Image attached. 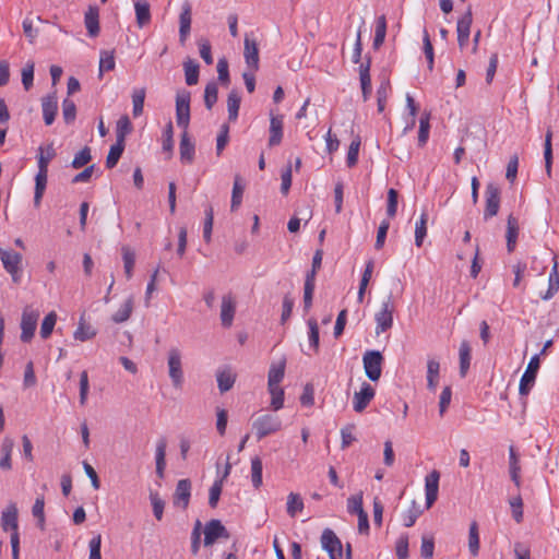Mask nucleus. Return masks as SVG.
Returning a JSON list of instances; mask_svg holds the SVG:
<instances>
[{
    "label": "nucleus",
    "mask_w": 559,
    "mask_h": 559,
    "mask_svg": "<svg viewBox=\"0 0 559 559\" xmlns=\"http://www.w3.org/2000/svg\"><path fill=\"white\" fill-rule=\"evenodd\" d=\"M430 115L425 112L419 119L418 145L424 146L429 139Z\"/></svg>",
    "instance_id": "nucleus-44"
},
{
    "label": "nucleus",
    "mask_w": 559,
    "mask_h": 559,
    "mask_svg": "<svg viewBox=\"0 0 559 559\" xmlns=\"http://www.w3.org/2000/svg\"><path fill=\"white\" fill-rule=\"evenodd\" d=\"M267 392L271 395L270 407L277 412L284 407L285 392L281 385H267Z\"/></svg>",
    "instance_id": "nucleus-31"
},
{
    "label": "nucleus",
    "mask_w": 559,
    "mask_h": 559,
    "mask_svg": "<svg viewBox=\"0 0 559 559\" xmlns=\"http://www.w3.org/2000/svg\"><path fill=\"white\" fill-rule=\"evenodd\" d=\"M269 131V145H278L283 139V116H275L271 114Z\"/></svg>",
    "instance_id": "nucleus-21"
},
{
    "label": "nucleus",
    "mask_w": 559,
    "mask_h": 559,
    "mask_svg": "<svg viewBox=\"0 0 559 559\" xmlns=\"http://www.w3.org/2000/svg\"><path fill=\"white\" fill-rule=\"evenodd\" d=\"M48 173L37 171L35 176L34 206L38 209L47 187Z\"/></svg>",
    "instance_id": "nucleus-29"
},
{
    "label": "nucleus",
    "mask_w": 559,
    "mask_h": 559,
    "mask_svg": "<svg viewBox=\"0 0 559 559\" xmlns=\"http://www.w3.org/2000/svg\"><path fill=\"white\" fill-rule=\"evenodd\" d=\"M486 209L484 213V217L490 218L497 215L500 205V190L497 186L489 183L486 187Z\"/></svg>",
    "instance_id": "nucleus-13"
},
{
    "label": "nucleus",
    "mask_w": 559,
    "mask_h": 559,
    "mask_svg": "<svg viewBox=\"0 0 559 559\" xmlns=\"http://www.w3.org/2000/svg\"><path fill=\"white\" fill-rule=\"evenodd\" d=\"M124 151V142H118L110 146L109 153L106 158V167L114 168Z\"/></svg>",
    "instance_id": "nucleus-43"
},
{
    "label": "nucleus",
    "mask_w": 559,
    "mask_h": 559,
    "mask_svg": "<svg viewBox=\"0 0 559 559\" xmlns=\"http://www.w3.org/2000/svg\"><path fill=\"white\" fill-rule=\"evenodd\" d=\"M96 335V330L92 328L90 324H86L83 318L80 319L78 323V328L73 333V337L76 341L85 342L92 340Z\"/></svg>",
    "instance_id": "nucleus-36"
},
{
    "label": "nucleus",
    "mask_w": 559,
    "mask_h": 559,
    "mask_svg": "<svg viewBox=\"0 0 559 559\" xmlns=\"http://www.w3.org/2000/svg\"><path fill=\"white\" fill-rule=\"evenodd\" d=\"M518 238V222L513 216H509L508 218V228H507V247L509 251H512L515 247Z\"/></svg>",
    "instance_id": "nucleus-50"
},
{
    "label": "nucleus",
    "mask_w": 559,
    "mask_h": 559,
    "mask_svg": "<svg viewBox=\"0 0 559 559\" xmlns=\"http://www.w3.org/2000/svg\"><path fill=\"white\" fill-rule=\"evenodd\" d=\"M304 501L298 493L290 492L287 497V513L295 516L298 512L302 511Z\"/></svg>",
    "instance_id": "nucleus-55"
},
{
    "label": "nucleus",
    "mask_w": 559,
    "mask_h": 559,
    "mask_svg": "<svg viewBox=\"0 0 559 559\" xmlns=\"http://www.w3.org/2000/svg\"><path fill=\"white\" fill-rule=\"evenodd\" d=\"M393 311L394 306L391 296H389L381 304V309L376 313V334L380 335L384 333L393 325Z\"/></svg>",
    "instance_id": "nucleus-5"
},
{
    "label": "nucleus",
    "mask_w": 559,
    "mask_h": 559,
    "mask_svg": "<svg viewBox=\"0 0 559 559\" xmlns=\"http://www.w3.org/2000/svg\"><path fill=\"white\" fill-rule=\"evenodd\" d=\"M132 131V123L128 116H121L116 123V140L126 142V138Z\"/></svg>",
    "instance_id": "nucleus-39"
},
{
    "label": "nucleus",
    "mask_w": 559,
    "mask_h": 559,
    "mask_svg": "<svg viewBox=\"0 0 559 559\" xmlns=\"http://www.w3.org/2000/svg\"><path fill=\"white\" fill-rule=\"evenodd\" d=\"M13 450V441L9 438H5L1 445L2 457L0 460V467L2 469L11 468V454Z\"/></svg>",
    "instance_id": "nucleus-48"
},
{
    "label": "nucleus",
    "mask_w": 559,
    "mask_h": 559,
    "mask_svg": "<svg viewBox=\"0 0 559 559\" xmlns=\"http://www.w3.org/2000/svg\"><path fill=\"white\" fill-rule=\"evenodd\" d=\"M22 259V254L14 252L12 250L0 248V260L7 272H14L15 269H20Z\"/></svg>",
    "instance_id": "nucleus-24"
},
{
    "label": "nucleus",
    "mask_w": 559,
    "mask_h": 559,
    "mask_svg": "<svg viewBox=\"0 0 559 559\" xmlns=\"http://www.w3.org/2000/svg\"><path fill=\"white\" fill-rule=\"evenodd\" d=\"M183 69H185V76H186V83L188 85H195L199 80V64L188 59L183 62Z\"/></svg>",
    "instance_id": "nucleus-40"
},
{
    "label": "nucleus",
    "mask_w": 559,
    "mask_h": 559,
    "mask_svg": "<svg viewBox=\"0 0 559 559\" xmlns=\"http://www.w3.org/2000/svg\"><path fill=\"white\" fill-rule=\"evenodd\" d=\"M122 260L124 266V273L128 280H130L133 275V267L135 264V253L129 248H122Z\"/></svg>",
    "instance_id": "nucleus-47"
},
{
    "label": "nucleus",
    "mask_w": 559,
    "mask_h": 559,
    "mask_svg": "<svg viewBox=\"0 0 559 559\" xmlns=\"http://www.w3.org/2000/svg\"><path fill=\"white\" fill-rule=\"evenodd\" d=\"M216 381L218 389L222 393L229 391L236 381V373L229 367H224L217 370Z\"/></svg>",
    "instance_id": "nucleus-23"
},
{
    "label": "nucleus",
    "mask_w": 559,
    "mask_h": 559,
    "mask_svg": "<svg viewBox=\"0 0 559 559\" xmlns=\"http://www.w3.org/2000/svg\"><path fill=\"white\" fill-rule=\"evenodd\" d=\"M62 116L67 123H72L76 117V106L70 98H64L62 102Z\"/></svg>",
    "instance_id": "nucleus-58"
},
{
    "label": "nucleus",
    "mask_w": 559,
    "mask_h": 559,
    "mask_svg": "<svg viewBox=\"0 0 559 559\" xmlns=\"http://www.w3.org/2000/svg\"><path fill=\"white\" fill-rule=\"evenodd\" d=\"M364 498L362 492L359 491L356 495H353L348 497L347 499V512L350 514L359 515L360 513L365 512L362 507Z\"/></svg>",
    "instance_id": "nucleus-53"
},
{
    "label": "nucleus",
    "mask_w": 559,
    "mask_h": 559,
    "mask_svg": "<svg viewBox=\"0 0 559 559\" xmlns=\"http://www.w3.org/2000/svg\"><path fill=\"white\" fill-rule=\"evenodd\" d=\"M551 131H547L545 136V147H544V160H545V170L546 175L550 177L551 175V164H552V148H551Z\"/></svg>",
    "instance_id": "nucleus-51"
},
{
    "label": "nucleus",
    "mask_w": 559,
    "mask_h": 559,
    "mask_svg": "<svg viewBox=\"0 0 559 559\" xmlns=\"http://www.w3.org/2000/svg\"><path fill=\"white\" fill-rule=\"evenodd\" d=\"M133 311V297H128L112 314L111 320L115 323H123L129 320Z\"/></svg>",
    "instance_id": "nucleus-32"
},
{
    "label": "nucleus",
    "mask_w": 559,
    "mask_h": 559,
    "mask_svg": "<svg viewBox=\"0 0 559 559\" xmlns=\"http://www.w3.org/2000/svg\"><path fill=\"white\" fill-rule=\"evenodd\" d=\"M134 12L136 25L139 28H143L151 23V5L146 0H136L134 2Z\"/></svg>",
    "instance_id": "nucleus-20"
},
{
    "label": "nucleus",
    "mask_w": 559,
    "mask_h": 559,
    "mask_svg": "<svg viewBox=\"0 0 559 559\" xmlns=\"http://www.w3.org/2000/svg\"><path fill=\"white\" fill-rule=\"evenodd\" d=\"M58 316L55 311H50L45 316V318L41 321L39 334L43 340H47L50 337L56 323H57Z\"/></svg>",
    "instance_id": "nucleus-38"
},
{
    "label": "nucleus",
    "mask_w": 559,
    "mask_h": 559,
    "mask_svg": "<svg viewBox=\"0 0 559 559\" xmlns=\"http://www.w3.org/2000/svg\"><path fill=\"white\" fill-rule=\"evenodd\" d=\"M440 474L438 471L430 472L425 478L426 507L429 509L438 499Z\"/></svg>",
    "instance_id": "nucleus-14"
},
{
    "label": "nucleus",
    "mask_w": 559,
    "mask_h": 559,
    "mask_svg": "<svg viewBox=\"0 0 559 559\" xmlns=\"http://www.w3.org/2000/svg\"><path fill=\"white\" fill-rule=\"evenodd\" d=\"M166 448H167L166 439L162 438L156 442V449H155L156 474L160 478L164 477V472L166 468Z\"/></svg>",
    "instance_id": "nucleus-27"
},
{
    "label": "nucleus",
    "mask_w": 559,
    "mask_h": 559,
    "mask_svg": "<svg viewBox=\"0 0 559 559\" xmlns=\"http://www.w3.org/2000/svg\"><path fill=\"white\" fill-rule=\"evenodd\" d=\"M390 83L382 82L377 90V103H378V111L382 112L385 108L386 100L390 94Z\"/></svg>",
    "instance_id": "nucleus-57"
},
{
    "label": "nucleus",
    "mask_w": 559,
    "mask_h": 559,
    "mask_svg": "<svg viewBox=\"0 0 559 559\" xmlns=\"http://www.w3.org/2000/svg\"><path fill=\"white\" fill-rule=\"evenodd\" d=\"M435 550V540L432 536L424 535L421 537L420 555L425 559H431Z\"/></svg>",
    "instance_id": "nucleus-62"
},
{
    "label": "nucleus",
    "mask_w": 559,
    "mask_h": 559,
    "mask_svg": "<svg viewBox=\"0 0 559 559\" xmlns=\"http://www.w3.org/2000/svg\"><path fill=\"white\" fill-rule=\"evenodd\" d=\"M386 34V20L384 15L377 17L373 37V47L379 48L385 39Z\"/></svg>",
    "instance_id": "nucleus-41"
},
{
    "label": "nucleus",
    "mask_w": 559,
    "mask_h": 559,
    "mask_svg": "<svg viewBox=\"0 0 559 559\" xmlns=\"http://www.w3.org/2000/svg\"><path fill=\"white\" fill-rule=\"evenodd\" d=\"M116 61L112 51L104 50L100 52L99 59V75L105 71H111L115 69Z\"/></svg>",
    "instance_id": "nucleus-56"
},
{
    "label": "nucleus",
    "mask_w": 559,
    "mask_h": 559,
    "mask_svg": "<svg viewBox=\"0 0 559 559\" xmlns=\"http://www.w3.org/2000/svg\"><path fill=\"white\" fill-rule=\"evenodd\" d=\"M218 88L216 83L211 82L205 86L204 103L207 109H211L217 100Z\"/></svg>",
    "instance_id": "nucleus-60"
},
{
    "label": "nucleus",
    "mask_w": 559,
    "mask_h": 559,
    "mask_svg": "<svg viewBox=\"0 0 559 559\" xmlns=\"http://www.w3.org/2000/svg\"><path fill=\"white\" fill-rule=\"evenodd\" d=\"M258 440L278 432L282 427V420L278 416L272 414H264L259 416L252 424Z\"/></svg>",
    "instance_id": "nucleus-2"
},
{
    "label": "nucleus",
    "mask_w": 559,
    "mask_h": 559,
    "mask_svg": "<svg viewBox=\"0 0 559 559\" xmlns=\"http://www.w3.org/2000/svg\"><path fill=\"white\" fill-rule=\"evenodd\" d=\"M557 267H558V262L555 257L552 272L549 275V288H548L547 293L542 296V298L545 300L551 298L559 288V275L557 273Z\"/></svg>",
    "instance_id": "nucleus-52"
},
{
    "label": "nucleus",
    "mask_w": 559,
    "mask_h": 559,
    "mask_svg": "<svg viewBox=\"0 0 559 559\" xmlns=\"http://www.w3.org/2000/svg\"><path fill=\"white\" fill-rule=\"evenodd\" d=\"M509 473L511 480L519 488L521 486V465L513 445L509 448Z\"/></svg>",
    "instance_id": "nucleus-26"
},
{
    "label": "nucleus",
    "mask_w": 559,
    "mask_h": 559,
    "mask_svg": "<svg viewBox=\"0 0 559 559\" xmlns=\"http://www.w3.org/2000/svg\"><path fill=\"white\" fill-rule=\"evenodd\" d=\"M182 357L178 347H170L167 352L168 376L175 389H181L185 382Z\"/></svg>",
    "instance_id": "nucleus-1"
},
{
    "label": "nucleus",
    "mask_w": 559,
    "mask_h": 559,
    "mask_svg": "<svg viewBox=\"0 0 559 559\" xmlns=\"http://www.w3.org/2000/svg\"><path fill=\"white\" fill-rule=\"evenodd\" d=\"M100 548H102V535L96 534L88 542V551H90L88 559H102Z\"/></svg>",
    "instance_id": "nucleus-63"
},
{
    "label": "nucleus",
    "mask_w": 559,
    "mask_h": 559,
    "mask_svg": "<svg viewBox=\"0 0 559 559\" xmlns=\"http://www.w3.org/2000/svg\"><path fill=\"white\" fill-rule=\"evenodd\" d=\"M243 58L246 64L252 71H258L259 69V48L257 41L251 38L248 34L245 36L243 40Z\"/></svg>",
    "instance_id": "nucleus-15"
},
{
    "label": "nucleus",
    "mask_w": 559,
    "mask_h": 559,
    "mask_svg": "<svg viewBox=\"0 0 559 559\" xmlns=\"http://www.w3.org/2000/svg\"><path fill=\"white\" fill-rule=\"evenodd\" d=\"M236 297L233 294H226L221 302V321L223 326L230 328L236 312Z\"/></svg>",
    "instance_id": "nucleus-12"
},
{
    "label": "nucleus",
    "mask_w": 559,
    "mask_h": 559,
    "mask_svg": "<svg viewBox=\"0 0 559 559\" xmlns=\"http://www.w3.org/2000/svg\"><path fill=\"white\" fill-rule=\"evenodd\" d=\"M240 96L236 91H231L227 97V110L228 118L230 121H236L238 118V111L240 107Z\"/></svg>",
    "instance_id": "nucleus-46"
},
{
    "label": "nucleus",
    "mask_w": 559,
    "mask_h": 559,
    "mask_svg": "<svg viewBox=\"0 0 559 559\" xmlns=\"http://www.w3.org/2000/svg\"><path fill=\"white\" fill-rule=\"evenodd\" d=\"M190 497H191V481L189 479H180L177 483L175 495H174L175 506L186 509L189 504Z\"/></svg>",
    "instance_id": "nucleus-18"
},
{
    "label": "nucleus",
    "mask_w": 559,
    "mask_h": 559,
    "mask_svg": "<svg viewBox=\"0 0 559 559\" xmlns=\"http://www.w3.org/2000/svg\"><path fill=\"white\" fill-rule=\"evenodd\" d=\"M427 222H428V213L426 211L421 212L419 219L415 224V245L417 247H421L424 239L427 236Z\"/></svg>",
    "instance_id": "nucleus-37"
},
{
    "label": "nucleus",
    "mask_w": 559,
    "mask_h": 559,
    "mask_svg": "<svg viewBox=\"0 0 559 559\" xmlns=\"http://www.w3.org/2000/svg\"><path fill=\"white\" fill-rule=\"evenodd\" d=\"M39 311L32 307H25L21 318V341L28 343L35 335Z\"/></svg>",
    "instance_id": "nucleus-4"
},
{
    "label": "nucleus",
    "mask_w": 559,
    "mask_h": 559,
    "mask_svg": "<svg viewBox=\"0 0 559 559\" xmlns=\"http://www.w3.org/2000/svg\"><path fill=\"white\" fill-rule=\"evenodd\" d=\"M191 5L189 2H185L181 8V12L179 15V39L181 44H185L187 37L191 31Z\"/></svg>",
    "instance_id": "nucleus-19"
},
{
    "label": "nucleus",
    "mask_w": 559,
    "mask_h": 559,
    "mask_svg": "<svg viewBox=\"0 0 559 559\" xmlns=\"http://www.w3.org/2000/svg\"><path fill=\"white\" fill-rule=\"evenodd\" d=\"M34 68V62L28 61L22 69V84L26 91H28L33 86Z\"/></svg>",
    "instance_id": "nucleus-61"
},
{
    "label": "nucleus",
    "mask_w": 559,
    "mask_h": 559,
    "mask_svg": "<svg viewBox=\"0 0 559 559\" xmlns=\"http://www.w3.org/2000/svg\"><path fill=\"white\" fill-rule=\"evenodd\" d=\"M176 120L178 127L183 131L188 130L190 122V93L181 91L176 96Z\"/></svg>",
    "instance_id": "nucleus-6"
},
{
    "label": "nucleus",
    "mask_w": 559,
    "mask_h": 559,
    "mask_svg": "<svg viewBox=\"0 0 559 559\" xmlns=\"http://www.w3.org/2000/svg\"><path fill=\"white\" fill-rule=\"evenodd\" d=\"M440 364L436 359H429L427 362V388L435 392L439 383Z\"/></svg>",
    "instance_id": "nucleus-33"
},
{
    "label": "nucleus",
    "mask_w": 559,
    "mask_h": 559,
    "mask_svg": "<svg viewBox=\"0 0 559 559\" xmlns=\"http://www.w3.org/2000/svg\"><path fill=\"white\" fill-rule=\"evenodd\" d=\"M471 346L467 341H463L460 345L459 357H460V373L465 377L471 365Z\"/></svg>",
    "instance_id": "nucleus-35"
},
{
    "label": "nucleus",
    "mask_w": 559,
    "mask_h": 559,
    "mask_svg": "<svg viewBox=\"0 0 559 559\" xmlns=\"http://www.w3.org/2000/svg\"><path fill=\"white\" fill-rule=\"evenodd\" d=\"M359 79L364 100H367L371 93L370 61L360 63Z\"/></svg>",
    "instance_id": "nucleus-28"
},
{
    "label": "nucleus",
    "mask_w": 559,
    "mask_h": 559,
    "mask_svg": "<svg viewBox=\"0 0 559 559\" xmlns=\"http://www.w3.org/2000/svg\"><path fill=\"white\" fill-rule=\"evenodd\" d=\"M41 110L45 123L47 126L52 124L58 112V98L55 93L43 97Z\"/></svg>",
    "instance_id": "nucleus-17"
},
{
    "label": "nucleus",
    "mask_w": 559,
    "mask_h": 559,
    "mask_svg": "<svg viewBox=\"0 0 559 559\" xmlns=\"http://www.w3.org/2000/svg\"><path fill=\"white\" fill-rule=\"evenodd\" d=\"M204 546H212L218 538H228V532L219 520L209 521L204 528Z\"/></svg>",
    "instance_id": "nucleus-9"
},
{
    "label": "nucleus",
    "mask_w": 559,
    "mask_h": 559,
    "mask_svg": "<svg viewBox=\"0 0 559 559\" xmlns=\"http://www.w3.org/2000/svg\"><path fill=\"white\" fill-rule=\"evenodd\" d=\"M473 23V15L471 8L457 20L456 23V33H457V44L461 50H464L469 40L471 35V26Z\"/></svg>",
    "instance_id": "nucleus-10"
},
{
    "label": "nucleus",
    "mask_w": 559,
    "mask_h": 559,
    "mask_svg": "<svg viewBox=\"0 0 559 559\" xmlns=\"http://www.w3.org/2000/svg\"><path fill=\"white\" fill-rule=\"evenodd\" d=\"M245 191V186L241 182V179L239 176L235 177L234 186H233V192H231V211H236L241 202H242V194Z\"/></svg>",
    "instance_id": "nucleus-45"
},
{
    "label": "nucleus",
    "mask_w": 559,
    "mask_h": 559,
    "mask_svg": "<svg viewBox=\"0 0 559 559\" xmlns=\"http://www.w3.org/2000/svg\"><path fill=\"white\" fill-rule=\"evenodd\" d=\"M262 472H263L262 460L259 456L252 457L251 459V483L255 489L260 488L262 485Z\"/></svg>",
    "instance_id": "nucleus-42"
},
{
    "label": "nucleus",
    "mask_w": 559,
    "mask_h": 559,
    "mask_svg": "<svg viewBox=\"0 0 559 559\" xmlns=\"http://www.w3.org/2000/svg\"><path fill=\"white\" fill-rule=\"evenodd\" d=\"M91 150L90 147L85 146L75 154L71 165L73 168L78 169L85 166L91 160Z\"/></svg>",
    "instance_id": "nucleus-64"
},
{
    "label": "nucleus",
    "mask_w": 559,
    "mask_h": 559,
    "mask_svg": "<svg viewBox=\"0 0 559 559\" xmlns=\"http://www.w3.org/2000/svg\"><path fill=\"white\" fill-rule=\"evenodd\" d=\"M374 389L367 382H364L358 392H355L353 397V408L357 413H361L366 409L369 403L374 397Z\"/></svg>",
    "instance_id": "nucleus-11"
},
{
    "label": "nucleus",
    "mask_w": 559,
    "mask_h": 559,
    "mask_svg": "<svg viewBox=\"0 0 559 559\" xmlns=\"http://www.w3.org/2000/svg\"><path fill=\"white\" fill-rule=\"evenodd\" d=\"M285 366L284 359L271 365L267 374V385H281L285 376Z\"/></svg>",
    "instance_id": "nucleus-30"
},
{
    "label": "nucleus",
    "mask_w": 559,
    "mask_h": 559,
    "mask_svg": "<svg viewBox=\"0 0 559 559\" xmlns=\"http://www.w3.org/2000/svg\"><path fill=\"white\" fill-rule=\"evenodd\" d=\"M55 156V150L52 145H49L44 153L43 147L39 148V155L37 157L38 171L48 173V165Z\"/></svg>",
    "instance_id": "nucleus-54"
},
{
    "label": "nucleus",
    "mask_w": 559,
    "mask_h": 559,
    "mask_svg": "<svg viewBox=\"0 0 559 559\" xmlns=\"http://www.w3.org/2000/svg\"><path fill=\"white\" fill-rule=\"evenodd\" d=\"M1 527L4 532L19 533L17 508L10 503L1 513Z\"/></svg>",
    "instance_id": "nucleus-16"
},
{
    "label": "nucleus",
    "mask_w": 559,
    "mask_h": 559,
    "mask_svg": "<svg viewBox=\"0 0 559 559\" xmlns=\"http://www.w3.org/2000/svg\"><path fill=\"white\" fill-rule=\"evenodd\" d=\"M180 159L185 164H191L194 159L195 147L194 143L188 135V131H183L179 145Z\"/></svg>",
    "instance_id": "nucleus-22"
},
{
    "label": "nucleus",
    "mask_w": 559,
    "mask_h": 559,
    "mask_svg": "<svg viewBox=\"0 0 559 559\" xmlns=\"http://www.w3.org/2000/svg\"><path fill=\"white\" fill-rule=\"evenodd\" d=\"M174 150V127L171 121L163 130V151L171 153Z\"/></svg>",
    "instance_id": "nucleus-59"
},
{
    "label": "nucleus",
    "mask_w": 559,
    "mask_h": 559,
    "mask_svg": "<svg viewBox=\"0 0 559 559\" xmlns=\"http://www.w3.org/2000/svg\"><path fill=\"white\" fill-rule=\"evenodd\" d=\"M383 356L379 350H367L362 356L365 373L370 381H378L382 373Z\"/></svg>",
    "instance_id": "nucleus-3"
},
{
    "label": "nucleus",
    "mask_w": 559,
    "mask_h": 559,
    "mask_svg": "<svg viewBox=\"0 0 559 559\" xmlns=\"http://www.w3.org/2000/svg\"><path fill=\"white\" fill-rule=\"evenodd\" d=\"M84 24L91 37L99 34V11L96 7H90L85 12Z\"/></svg>",
    "instance_id": "nucleus-25"
},
{
    "label": "nucleus",
    "mask_w": 559,
    "mask_h": 559,
    "mask_svg": "<svg viewBox=\"0 0 559 559\" xmlns=\"http://www.w3.org/2000/svg\"><path fill=\"white\" fill-rule=\"evenodd\" d=\"M321 546L329 554L330 559L343 558V546L336 534L325 528L321 535Z\"/></svg>",
    "instance_id": "nucleus-8"
},
{
    "label": "nucleus",
    "mask_w": 559,
    "mask_h": 559,
    "mask_svg": "<svg viewBox=\"0 0 559 559\" xmlns=\"http://www.w3.org/2000/svg\"><path fill=\"white\" fill-rule=\"evenodd\" d=\"M145 95V87H135L132 90V115L135 118L141 116L143 112Z\"/></svg>",
    "instance_id": "nucleus-34"
},
{
    "label": "nucleus",
    "mask_w": 559,
    "mask_h": 559,
    "mask_svg": "<svg viewBox=\"0 0 559 559\" xmlns=\"http://www.w3.org/2000/svg\"><path fill=\"white\" fill-rule=\"evenodd\" d=\"M468 549L472 556L476 557L479 552V534L478 526L476 522H473L469 525L468 532Z\"/></svg>",
    "instance_id": "nucleus-49"
},
{
    "label": "nucleus",
    "mask_w": 559,
    "mask_h": 559,
    "mask_svg": "<svg viewBox=\"0 0 559 559\" xmlns=\"http://www.w3.org/2000/svg\"><path fill=\"white\" fill-rule=\"evenodd\" d=\"M538 369H539V355L536 354L530 359L526 370L524 371V373L521 377L519 392L522 396L527 395L530 393V391L532 390V388L535 383V380H536V374H537Z\"/></svg>",
    "instance_id": "nucleus-7"
}]
</instances>
